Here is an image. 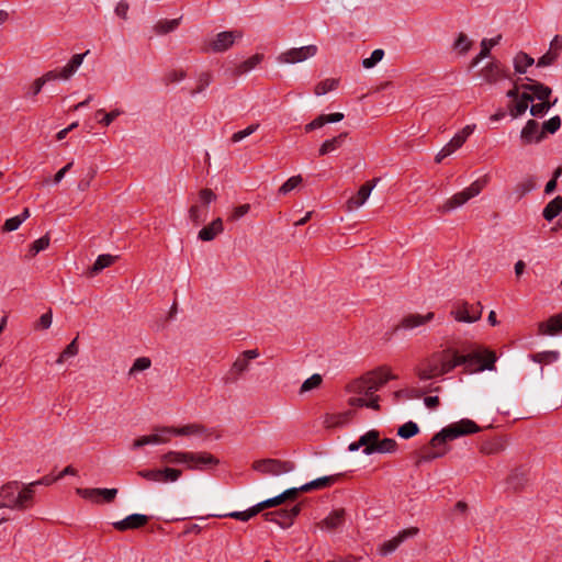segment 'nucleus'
<instances>
[{"mask_svg":"<svg viewBox=\"0 0 562 562\" xmlns=\"http://www.w3.org/2000/svg\"><path fill=\"white\" fill-rule=\"evenodd\" d=\"M76 493L82 498L100 503H111L117 495L116 488H77Z\"/></svg>","mask_w":562,"mask_h":562,"instance_id":"4468645a","label":"nucleus"},{"mask_svg":"<svg viewBox=\"0 0 562 562\" xmlns=\"http://www.w3.org/2000/svg\"><path fill=\"white\" fill-rule=\"evenodd\" d=\"M130 10V4L126 0H120L117 2V4L115 5V9H114V12L115 14L123 19V20H126L127 19V12Z\"/></svg>","mask_w":562,"mask_h":562,"instance_id":"0e129e2a","label":"nucleus"},{"mask_svg":"<svg viewBox=\"0 0 562 562\" xmlns=\"http://www.w3.org/2000/svg\"><path fill=\"white\" fill-rule=\"evenodd\" d=\"M34 491L18 481H10L0 487V508L25 510L33 505Z\"/></svg>","mask_w":562,"mask_h":562,"instance_id":"7ed1b4c3","label":"nucleus"},{"mask_svg":"<svg viewBox=\"0 0 562 562\" xmlns=\"http://www.w3.org/2000/svg\"><path fill=\"white\" fill-rule=\"evenodd\" d=\"M527 470L524 467L515 469L507 479V486L514 491H518L527 483Z\"/></svg>","mask_w":562,"mask_h":562,"instance_id":"bb28decb","label":"nucleus"},{"mask_svg":"<svg viewBox=\"0 0 562 562\" xmlns=\"http://www.w3.org/2000/svg\"><path fill=\"white\" fill-rule=\"evenodd\" d=\"M393 379H395V375L391 372L379 369L351 381L347 384L346 391L357 397L371 396L389 380Z\"/></svg>","mask_w":562,"mask_h":562,"instance_id":"20e7f679","label":"nucleus"},{"mask_svg":"<svg viewBox=\"0 0 562 562\" xmlns=\"http://www.w3.org/2000/svg\"><path fill=\"white\" fill-rule=\"evenodd\" d=\"M121 114H122V111L119 109L112 110L109 113H106L103 109H100L95 112L97 117L102 115V117L99 120V123L102 124L103 126H109Z\"/></svg>","mask_w":562,"mask_h":562,"instance_id":"a18cd8bd","label":"nucleus"},{"mask_svg":"<svg viewBox=\"0 0 562 562\" xmlns=\"http://www.w3.org/2000/svg\"><path fill=\"white\" fill-rule=\"evenodd\" d=\"M48 245L49 237L47 235L36 239L30 247V255H37L40 251L45 250L48 247Z\"/></svg>","mask_w":562,"mask_h":562,"instance_id":"13d9d810","label":"nucleus"},{"mask_svg":"<svg viewBox=\"0 0 562 562\" xmlns=\"http://www.w3.org/2000/svg\"><path fill=\"white\" fill-rule=\"evenodd\" d=\"M302 177L301 176H293L291 178H289L280 188H279V193L280 194H288L290 193L292 190H294L295 188H297L301 182H302Z\"/></svg>","mask_w":562,"mask_h":562,"instance_id":"8fccbe9b","label":"nucleus"},{"mask_svg":"<svg viewBox=\"0 0 562 562\" xmlns=\"http://www.w3.org/2000/svg\"><path fill=\"white\" fill-rule=\"evenodd\" d=\"M369 400H366L364 397H357V396H350L348 400V404L352 407H369L372 409H379V396H368Z\"/></svg>","mask_w":562,"mask_h":562,"instance_id":"ea45409f","label":"nucleus"},{"mask_svg":"<svg viewBox=\"0 0 562 562\" xmlns=\"http://www.w3.org/2000/svg\"><path fill=\"white\" fill-rule=\"evenodd\" d=\"M532 101L533 97L527 92H524L518 100L509 104V112L512 116L517 117L524 114L527 111L529 103Z\"/></svg>","mask_w":562,"mask_h":562,"instance_id":"c85d7f7f","label":"nucleus"},{"mask_svg":"<svg viewBox=\"0 0 562 562\" xmlns=\"http://www.w3.org/2000/svg\"><path fill=\"white\" fill-rule=\"evenodd\" d=\"M483 306L480 302L459 301L453 305L451 314L458 322L474 323L481 318Z\"/></svg>","mask_w":562,"mask_h":562,"instance_id":"9d476101","label":"nucleus"},{"mask_svg":"<svg viewBox=\"0 0 562 562\" xmlns=\"http://www.w3.org/2000/svg\"><path fill=\"white\" fill-rule=\"evenodd\" d=\"M533 64L535 59L524 52H519L514 58V68L518 74H526L527 68Z\"/></svg>","mask_w":562,"mask_h":562,"instance_id":"e433bc0d","label":"nucleus"},{"mask_svg":"<svg viewBox=\"0 0 562 562\" xmlns=\"http://www.w3.org/2000/svg\"><path fill=\"white\" fill-rule=\"evenodd\" d=\"M207 210L199 205H192L189 210V217L195 224L200 225L206 220Z\"/></svg>","mask_w":562,"mask_h":562,"instance_id":"c03bdc74","label":"nucleus"},{"mask_svg":"<svg viewBox=\"0 0 562 562\" xmlns=\"http://www.w3.org/2000/svg\"><path fill=\"white\" fill-rule=\"evenodd\" d=\"M149 520V517L143 514H132L126 518L113 522V527L119 531H125L128 529H138L145 526Z\"/></svg>","mask_w":562,"mask_h":562,"instance_id":"f3484780","label":"nucleus"},{"mask_svg":"<svg viewBox=\"0 0 562 562\" xmlns=\"http://www.w3.org/2000/svg\"><path fill=\"white\" fill-rule=\"evenodd\" d=\"M52 319H53V315H52V311L49 310L48 312L44 313L37 324H36V328H42V329H47L50 327L52 325Z\"/></svg>","mask_w":562,"mask_h":562,"instance_id":"69168bd1","label":"nucleus"},{"mask_svg":"<svg viewBox=\"0 0 562 562\" xmlns=\"http://www.w3.org/2000/svg\"><path fill=\"white\" fill-rule=\"evenodd\" d=\"M434 316V313H427L426 315L409 314L403 317L401 327L405 329H413L431 321Z\"/></svg>","mask_w":562,"mask_h":562,"instance_id":"a878e982","label":"nucleus"},{"mask_svg":"<svg viewBox=\"0 0 562 562\" xmlns=\"http://www.w3.org/2000/svg\"><path fill=\"white\" fill-rule=\"evenodd\" d=\"M522 88L527 91L532 92L531 95L533 97V100L538 99L541 102H550L549 97L552 93L550 87L538 81H532L530 85H522Z\"/></svg>","mask_w":562,"mask_h":562,"instance_id":"393cba45","label":"nucleus"},{"mask_svg":"<svg viewBox=\"0 0 562 562\" xmlns=\"http://www.w3.org/2000/svg\"><path fill=\"white\" fill-rule=\"evenodd\" d=\"M375 438L376 430H369L364 435L360 436V438L357 441L351 442L348 447V450L353 452L359 450L361 447H363V449H368V446H370L369 443H371Z\"/></svg>","mask_w":562,"mask_h":562,"instance_id":"a19ab883","label":"nucleus"},{"mask_svg":"<svg viewBox=\"0 0 562 562\" xmlns=\"http://www.w3.org/2000/svg\"><path fill=\"white\" fill-rule=\"evenodd\" d=\"M419 432V427L416 423L409 420L398 427L397 435L403 439H409Z\"/></svg>","mask_w":562,"mask_h":562,"instance_id":"37998d69","label":"nucleus"},{"mask_svg":"<svg viewBox=\"0 0 562 562\" xmlns=\"http://www.w3.org/2000/svg\"><path fill=\"white\" fill-rule=\"evenodd\" d=\"M549 50H552L555 53L557 56L560 55L562 50V35H555L552 41L550 42V48Z\"/></svg>","mask_w":562,"mask_h":562,"instance_id":"774afa93","label":"nucleus"},{"mask_svg":"<svg viewBox=\"0 0 562 562\" xmlns=\"http://www.w3.org/2000/svg\"><path fill=\"white\" fill-rule=\"evenodd\" d=\"M89 54V50H87L83 54H76L71 57L69 63L64 66L60 70V78L61 79H69L81 66L85 57Z\"/></svg>","mask_w":562,"mask_h":562,"instance_id":"cd10ccee","label":"nucleus"},{"mask_svg":"<svg viewBox=\"0 0 562 562\" xmlns=\"http://www.w3.org/2000/svg\"><path fill=\"white\" fill-rule=\"evenodd\" d=\"M471 41L464 33H460L458 38L454 42V48L458 49L461 54L467 53L471 47Z\"/></svg>","mask_w":562,"mask_h":562,"instance_id":"bf43d9fd","label":"nucleus"},{"mask_svg":"<svg viewBox=\"0 0 562 562\" xmlns=\"http://www.w3.org/2000/svg\"><path fill=\"white\" fill-rule=\"evenodd\" d=\"M248 369L249 363L247 362V359H244L241 356H239L232 364V368L228 371V373L224 376V383H235L239 379V376Z\"/></svg>","mask_w":562,"mask_h":562,"instance_id":"4be33fe9","label":"nucleus"},{"mask_svg":"<svg viewBox=\"0 0 562 562\" xmlns=\"http://www.w3.org/2000/svg\"><path fill=\"white\" fill-rule=\"evenodd\" d=\"M502 40V35H497L493 38H483L481 42V52L473 59L472 67H475L482 59L490 56L491 49L496 46Z\"/></svg>","mask_w":562,"mask_h":562,"instance_id":"c756f323","label":"nucleus"},{"mask_svg":"<svg viewBox=\"0 0 562 562\" xmlns=\"http://www.w3.org/2000/svg\"><path fill=\"white\" fill-rule=\"evenodd\" d=\"M353 412L347 411L339 414H327L324 419V425L326 428L338 427L347 424L350 418H352Z\"/></svg>","mask_w":562,"mask_h":562,"instance_id":"7c9ffc66","label":"nucleus"},{"mask_svg":"<svg viewBox=\"0 0 562 562\" xmlns=\"http://www.w3.org/2000/svg\"><path fill=\"white\" fill-rule=\"evenodd\" d=\"M263 58V55L261 54H255L254 56L249 57L248 59L241 61L237 67L235 68V75L240 76L244 74L249 72L252 70L257 65L261 63Z\"/></svg>","mask_w":562,"mask_h":562,"instance_id":"4c0bfd02","label":"nucleus"},{"mask_svg":"<svg viewBox=\"0 0 562 562\" xmlns=\"http://www.w3.org/2000/svg\"><path fill=\"white\" fill-rule=\"evenodd\" d=\"M160 431L176 436H202L207 434V430L203 426L196 424H190L182 427H162Z\"/></svg>","mask_w":562,"mask_h":562,"instance_id":"6ab92c4d","label":"nucleus"},{"mask_svg":"<svg viewBox=\"0 0 562 562\" xmlns=\"http://www.w3.org/2000/svg\"><path fill=\"white\" fill-rule=\"evenodd\" d=\"M138 475L157 483H173L181 477L182 471L167 467L164 469L140 470L138 471Z\"/></svg>","mask_w":562,"mask_h":562,"instance_id":"f8f14e48","label":"nucleus"},{"mask_svg":"<svg viewBox=\"0 0 562 562\" xmlns=\"http://www.w3.org/2000/svg\"><path fill=\"white\" fill-rule=\"evenodd\" d=\"M480 430V426L468 418L446 426L431 438L429 445L420 449L416 462L417 465L445 456L447 453L446 442L448 440H454L462 436L479 432Z\"/></svg>","mask_w":562,"mask_h":562,"instance_id":"f03ea898","label":"nucleus"},{"mask_svg":"<svg viewBox=\"0 0 562 562\" xmlns=\"http://www.w3.org/2000/svg\"><path fill=\"white\" fill-rule=\"evenodd\" d=\"M338 477H339V475H328V476L318 477L314 481L303 484L301 486V490H303L304 492H310L313 490H322V488L333 485L338 480Z\"/></svg>","mask_w":562,"mask_h":562,"instance_id":"2f4dec72","label":"nucleus"},{"mask_svg":"<svg viewBox=\"0 0 562 562\" xmlns=\"http://www.w3.org/2000/svg\"><path fill=\"white\" fill-rule=\"evenodd\" d=\"M243 38V32L238 30L217 33L203 49L204 52L224 53L234 46L236 41Z\"/></svg>","mask_w":562,"mask_h":562,"instance_id":"6e6552de","label":"nucleus"},{"mask_svg":"<svg viewBox=\"0 0 562 562\" xmlns=\"http://www.w3.org/2000/svg\"><path fill=\"white\" fill-rule=\"evenodd\" d=\"M442 352L441 375L449 373L458 366H464L468 372H482L494 370L496 355L482 346L468 344L462 348V353L453 351L449 357V350Z\"/></svg>","mask_w":562,"mask_h":562,"instance_id":"f257e3e1","label":"nucleus"},{"mask_svg":"<svg viewBox=\"0 0 562 562\" xmlns=\"http://www.w3.org/2000/svg\"><path fill=\"white\" fill-rule=\"evenodd\" d=\"M441 364L442 352H434L431 356L424 359L418 367L415 368V373L420 381H428L441 375Z\"/></svg>","mask_w":562,"mask_h":562,"instance_id":"1a4fd4ad","label":"nucleus"},{"mask_svg":"<svg viewBox=\"0 0 562 562\" xmlns=\"http://www.w3.org/2000/svg\"><path fill=\"white\" fill-rule=\"evenodd\" d=\"M252 469L263 475L279 476L292 472L295 469V463L267 458L255 461Z\"/></svg>","mask_w":562,"mask_h":562,"instance_id":"0eeeda50","label":"nucleus"},{"mask_svg":"<svg viewBox=\"0 0 562 562\" xmlns=\"http://www.w3.org/2000/svg\"><path fill=\"white\" fill-rule=\"evenodd\" d=\"M561 127V117L559 115H555L551 117L550 120L546 121L542 124L541 133H543V138L546 137V134H554L559 128Z\"/></svg>","mask_w":562,"mask_h":562,"instance_id":"49530a36","label":"nucleus"},{"mask_svg":"<svg viewBox=\"0 0 562 562\" xmlns=\"http://www.w3.org/2000/svg\"><path fill=\"white\" fill-rule=\"evenodd\" d=\"M224 229L221 217L215 218L210 225L204 226L198 234V238L203 241L213 240Z\"/></svg>","mask_w":562,"mask_h":562,"instance_id":"b1692460","label":"nucleus"},{"mask_svg":"<svg viewBox=\"0 0 562 562\" xmlns=\"http://www.w3.org/2000/svg\"><path fill=\"white\" fill-rule=\"evenodd\" d=\"M322 383V376L317 373L306 379L301 385L300 392L305 393L318 387Z\"/></svg>","mask_w":562,"mask_h":562,"instance_id":"864d4df0","label":"nucleus"},{"mask_svg":"<svg viewBox=\"0 0 562 562\" xmlns=\"http://www.w3.org/2000/svg\"><path fill=\"white\" fill-rule=\"evenodd\" d=\"M374 187L375 181H368L364 184H362L358 192L351 198H349V200L347 201L348 210L351 211L362 206L370 196Z\"/></svg>","mask_w":562,"mask_h":562,"instance_id":"a211bd4d","label":"nucleus"},{"mask_svg":"<svg viewBox=\"0 0 562 562\" xmlns=\"http://www.w3.org/2000/svg\"><path fill=\"white\" fill-rule=\"evenodd\" d=\"M347 136H348L347 133H340L339 135L325 140L319 148V155L324 156V155L330 154L331 151L340 148L342 146L345 139L347 138Z\"/></svg>","mask_w":562,"mask_h":562,"instance_id":"72a5a7b5","label":"nucleus"},{"mask_svg":"<svg viewBox=\"0 0 562 562\" xmlns=\"http://www.w3.org/2000/svg\"><path fill=\"white\" fill-rule=\"evenodd\" d=\"M562 331V312L539 324L540 335L554 336Z\"/></svg>","mask_w":562,"mask_h":562,"instance_id":"5701e85b","label":"nucleus"},{"mask_svg":"<svg viewBox=\"0 0 562 562\" xmlns=\"http://www.w3.org/2000/svg\"><path fill=\"white\" fill-rule=\"evenodd\" d=\"M150 366H151V361H150L149 358H147V357H139V358H137L134 361L132 368L128 371V374L130 375H134L137 372L147 370L148 368H150Z\"/></svg>","mask_w":562,"mask_h":562,"instance_id":"603ef678","label":"nucleus"},{"mask_svg":"<svg viewBox=\"0 0 562 562\" xmlns=\"http://www.w3.org/2000/svg\"><path fill=\"white\" fill-rule=\"evenodd\" d=\"M345 521V510H333L323 521L322 527L327 530H335L340 527Z\"/></svg>","mask_w":562,"mask_h":562,"instance_id":"473e14b6","label":"nucleus"},{"mask_svg":"<svg viewBox=\"0 0 562 562\" xmlns=\"http://www.w3.org/2000/svg\"><path fill=\"white\" fill-rule=\"evenodd\" d=\"M481 76L486 82L493 83L507 76L506 71L502 68L499 61L494 60L488 63L481 71Z\"/></svg>","mask_w":562,"mask_h":562,"instance_id":"aec40b11","label":"nucleus"},{"mask_svg":"<svg viewBox=\"0 0 562 562\" xmlns=\"http://www.w3.org/2000/svg\"><path fill=\"white\" fill-rule=\"evenodd\" d=\"M487 183V177H483L481 179L475 180L471 183L470 187L465 188L463 191L453 194L450 199H448L443 204L437 207L438 212L448 213L457 207L462 206L469 200L480 194L483 188Z\"/></svg>","mask_w":562,"mask_h":562,"instance_id":"423d86ee","label":"nucleus"},{"mask_svg":"<svg viewBox=\"0 0 562 562\" xmlns=\"http://www.w3.org/2000/svg\"><path fill=\"white\" fill-rule=\"evenodd\" d=\"M316 45H306L302 47H293L285 52H282L277 60L280 64H297L302 63L311 57H314L317 54Z\"/></svg>","mask_w":562,"mask_h":562,"instance_id":"9b49d317","label":"nucleus"},{"mask_svg":"<svg viewBox=\"0 0 562 562\" xmlns=\"http://www.w3.org/2000/svg\"><path fill=\"white\" fill-rule=\"evenodd\" d=\"M520 137L526 144L541 142L543 139V133L539 131V123L535 120H529L524 126Z\"/></svg>","mask_w":562,"mask_h":562,"instance_id":"412c9836","label":"nucleus"},{"mask_svg":"<svg viewBox=\"0 0 562 562\" xmlns=\"http://www.w3.org/2000/svg\"><path fill=\"white\" fill-rule=\"evenodd\" d=\"M180 22H181V18L172 19V20H159L155 24L154 31L158 35H164V34H167V33H170V32L177 30L178 26L180 25Z\"/></svg>","mask_w":562,"mask_h":562,"instance_id":"58836bf2","label":"nucleus"},{"mask_svg":"<svg viewBox=\"0 0 562 562\" xmlns=\"http://www.w3.org/2000/svg\"><path fill=\"white\" fill-rule=\"evenodd\" d=\"M286 499L285 497L283 496V494L281 493L280 495L276 496V497H272V498H269V499H266L263 502H260L258 505L259 507V510H263L266 508H270V507H276V506H279L281 505L282 503H284Z\"/></svg>","mask_w":562,"mask_h":562,"instance_id":"052dcab7","label":"nucleus"},{"mask_svg":"<svg viewBox=\"0 0 562 562\" xmlns=\"http://www.w3.org/2000/svg\"><path fill=\"white\" fill-rule=\"evenodd\" d=\"M116 257L105 254L98 256L97 260L94 261L93 266L89 269L88 276L93 277L100 273L103 269L110 267L114 261Z\"/></svg>","mask_w":562,"mask_h":562,"instance_id":"f704fd0d","label":"nucleus"},{"mask_svg":"<svg viewBox=\"0 0 562 562\" xmlns=\"http://www.w3.org/2000/svg\"><path fill=\"white\" fill-rule=\"evenodd\" d=\"M21 220L18 217V216H13V217H10L8 218L5 222H4V225H3V231L4 232H13V231H16L20 225H21Z\"/></svg>","mask_w":562,"mask_h":562,"instance_id":"338daca9","label":"nucleus"},{"mask_svg":"<svg viewBox=\"0 0 562 562\" xmlns=\"http://www.w3.org/2000/svg\"><path fill=\"white\" fill-rule=\"evenodd\" d=\"M558 99H554L552 102H540L537 104H532L530 106V114L532 116H543L555 103Z\"/></svg>","mask_w":562,"mask_h":562,"instance_id":"09e8293b","label":"nucleus"},{"mask_svg":"<svg viewBox=\"0 0 562 562\" xmlns=\"http://www.w3.org/2000/svg\"><path fill=\"white\" fill-rule=\"evenodd\" d=\"M258 128H259V124L258 123L251 124L248 127H246L245 130L238 131V132L234 133L232 135L231 140H232V143H238V142L243 140L244 138L250 136Z\"/></svg>","mask_w":562,"mask_h":562,"instance_id":"6e6d98bb","label":"nucleus"},{"mask_svg":"<svg viewBox=\"0 0 562 562\" xmlns=\"http://www.w3.org/2000/svg\"><path fill=\"white\" fill-rule=\"evenodd\" d=\"M212 76L210 72H202L198 77L196 88L191 92L192 95L203 92L211 83Z\"/></svg>","mask_w":562,"mask_h":562,"instance_id":"5fc2aeb1","label":"nucleus"},{"mask_svg":"<svg viewBox=\"0 0 562 562\" xmlns=\"http://www.w3.org/2000/svg\"><path fill=\"white\" fill-rule=\"evenodd\" d=\"M384 57V50L381 48L374 49L370 57L362 60V66L367 69L373 68Z\"/></svg>","mask_w":562,"mask_h":562,"instance_id":"3c124183","label":"nucleus"},{"mask_svg":"<svg viewBox=\"0 0 562 562\" xmlns=\"http://www.w3.org/2000/svg\"><path fill=\"white\" fill-rule=\"evenodd\" d=\"M301 504H294L290 508H281L273 513H268L265 515L267 520L274 521L282 528H289L292 526L294 518L301 512Z\"/></svg>","mask_w":562,"mask_h":562,"instance_id":"ddd939ff","label":"nucleus"},{"mask_svg":"<svg viewBox=\"0 0 562 562\" xmlns=\"http://www.w3.org/2000/svg\"><path fill=\"white\" fill-rule=\"evenodd\" d=\"M249 210H250L249 204L238 205L233 209L231 215L228 216V220L229 221H238L239 218L245 216L249 212Z\"/></svg>","mask_w":562,"mask_h":562,"instance_id":"680f3d73","label":"nucleus"},{"mask_svg":"<svg viewBox=\"0 0 562 562\" xmlns=\"http://www.w3.org/2000/svg\"><path fill=\"white\" fill-rule=\"evenodd\" d=\"M535 188L536 181L532 178H528L516 186V192L518 193L519 198H521L532 191Z\"/></svg>","mask_w":562,"mask_h":562,"instance_id":"4d7b16f0","label":"nucleus"},{"mask_svg":"<svg viewBox=\"0 0 562 562\" xmlns=\"http://www.w3.org/2000/svg\"><path fill=\"white\" fill-rule=\"evenodd\" d=\"M161 462L170 464H186L190 470L202 471L214 467L218 460L207 452H188L170 450L161 456Z\"/></svg>","mask_w":562,"mask_h":562,"instance_id":"39448f33","label":"nucleus"},{"mask_svg":"<svg viewBox=\"0 0 562 562\" xmlns=\"http://www.w3.org/2000/svg\"><path fill=\"white\" fill-rule=\"evenodd\" d=\"M368 449H363L362 452L366 456H371L373 453H391L396 450L397 443L392 438H385L383 440L380 439V434L376 430V438L369 443Z\"/></svg>","mask_w":562,"mask_h":562,"instance_id":"dca6fc26","label":"nucleus"},{"mask_svg":"<svg viewBox=\"0 0 562 562\" xmlns=\"http://www.w3.org/2000/svg\"><path fill=\"white\" fill-rule=\"evenodd\" d=\"M259 507L258 505L252 506L251 508L244 510V512H232L225 515H220V517H229L233 519H237L240 521H248L250 518L259 514Z\"/></svg>","mask_w":562,"mask_h":562,"instance_id":"79ce46f5","label":"nucleus"},{"mask_svg":"<svg viewBox=\"0 0 562 562\" xmlns=\"http://www.w3.org/2000/svg\"><path fill=\"white\" fill-rule=\"evenodd\" d=\"M337 86H338L337 79H325L316 85L315 94H317V95L326 94L327 92L336 89Z\"/></svg>","mask_w":562,"mask_h":562,"instance_id":"de8ad7c7","label":"nucleus"},{"mask_svg":"<svg viewBox=\"0 0 562 562\" xmlns=\"http://www.w3.org/2000/svg\"><path fill=\"white\" fill-rule=\"evenodd\" d=\"M418 533V528L412 527L400 531L395 537L384 541L379 552L381 555H387L394 552L405 540L415 537Z\"/></svg>","mask_w":562,"mask_h":562,"instance_id":"2eb2a0df","label":"nucleus"},{"mask_svg":"<svg viewBox=\"0 0 562 562\" xmlns=\"http://www.w3.org/2000/svg\"><path fill=\"white\" fill-rule=\"evenodd\" d=\"M562 212V198L555 196L543 209L542 215L544 220L551 222Z\"/></svg>","mask_w":562,"mask_h":562,"instance_id":"c9c22d12","label":"nucleus"},{"mask_svg":"<svg viewBox=\"0 0 562 562\" xmlns=\"http://www.w3.org/2000/svg\"><path fill=\"white\" fill-rule=\"evenodd\" d=\"M559 56L555 55L552 50H548L544 55H542L537 63L538 67H547L552 65Z\"/></svg>","mask_w":562,"mask_h":562,"instance_id":"e2e57ef3","label":"nucleus"}]
</instances>
